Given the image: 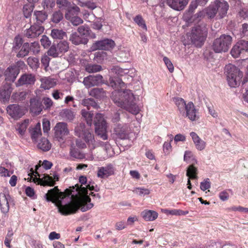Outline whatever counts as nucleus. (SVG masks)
I'll list each match as a JSON object with an SVG mask.
<instances>
[{"instance_id": "obj_53", "label": "nucleus", "mask_w": 248, "mask_h": 248, "mask_svg": "<svg viewBox=\"0 0 248 248\" xmlns=\"http://www.w3.org/2000/svg\"><path fill=\"white\" fill-rule=\"evenodd\" d=\"M40 45L38 42H34L30 45V50H31L33 54H37L40 52Z\"/></svg>"}, {"instance_id": "obj_24", "label": "nucleus", "mask_w": 248, "mask_h": 248, "mask_svg": "<svg viewBox=\"0 0 248 248\" xmlns=\"http://www.w3.org/2000/svg\"><path fill=\"white\" fill-rule=\"evenodd\" d=\"M19 73V69L16 66L9 67L5 71V80L14 82Z\"/></svg>"}, {"instance_id": "obj_19", "label": "nucleus", "mask_w": 248, "mask_h": 248, "mask_svg": "<svg viewBox=\"0 0 248 248\" xmlns=\"http://www.w3.org/2000/svg\"><path fill=\"white\" fill-rule=\"evenodd\" d=\"M11 198L8 193H0V207L3 213H7L9 209V202Z\"/></svg>"}, {"instance_id": "obj_51", "label": "nucleus", "mask_w": 248, "mask_h": 248, "mask_svg": "<svg viewBox=\"0 0 248 248\" xmlns=\"http://www.w3.org/2000/svg\"><path fill=\"white\" fill-rule=\"evenodd\" d=\"M34 6L30 5H25L23 7V12L26 18L29 17L33 11Z\"/></svg>"}, {"instance_id": "obj_54", "label": "nucleus", "mask_w": 248, "mask_h": 248, "mask_svg": "<svg viewBox=\"0 0 248 248\" xmlns=\"http://www.w3.org/2000/svg\"><path fill=\"white\" fill-rule=\"evenodd\" d=\"M42 5L45 9H51L55 7V0H44Z\"/></svg>"}, {"instance_id": "obj_28", "label": "nucleus", "mask_w": 248, "mask_h": 248, "mask_svg": "<svg viewBox=\"0 0 248 248\" xmlns=\"http://www.w3.org/2000/svg\"><path fill=\"white\" fill-rule=\"evenodd\" d=\"M193 141L195 145L196 148L199 151L204 150L206 147V142L202 140L198 135L194 132L190 133Z\"/></svg>"}, {"instance_id": "obj_1", "label": "nucleus", "mask_w": 248, "mask_h": 248, "mask_svg": "<svg viewBox=\"0 0 248 248\" xmlns=\"http://www.w3.org/2000/svg\"><path fill=\"white\" fill-rule=\"evenodd\" d=\"M73 189H76L78 193L81 195L80 199L72 200L69 198L73 190L66 189L64 192H60L58 186L49 190L45 195L47 202H52L58 207V212L63 216H68L76 213L78 209L84 212L93 207V204L91 203V199L88 195V189L94 190L93 186L88 184L86 187H80L78 185L72 186Z\"/></svg>"}, {"instance_id": "obj_13", "label": "nucleus", "mask_w": 248, "mask_h": 248, "mask_svg": "<svg viewBox=\"0 0 248 248\" xmlns=\"http://www.w3.org/2000/svg\"><path fill=\"white\" fill-rule=\"evenodd\" d=\"M44 31V27L34 23L29 29L24 31V35L28 38H35L41 35Z\"/></svg>"}, {"instance_id": "obj_45", "label": "nucleus", "mask_w": 248, "mask_h": 248, "mask_svg": "<svg viewBox=\"0 0 248 248\" xmlns=\"http://www.w3.org/2000/svg\"><path fill=\"white\" fill-rule=\"evenodd\" d=\"M78 31L81 36L86 37L88 36L90 33H92V31L90 28L85 25L79 26L78 28Z\"/></svg>"}, {"instance_id": "obj_21", "label": "nucleus", "mask_w": 248, "mask_h": 248, "mask_svg": "<svg viewBox=\"0 0 248 248\" xmlns=\"http://www.w3.org/2000/svg\"><path fill=\"white\" fill-rule=\"evenodd\" d=\"M188 0H167V4L175 10H183L187 4Z\"/></svg>"}, {"instance_id": "obj_49", "label": "nucleus", "mask_w": 248, "mask_h": 248, "mask_svg": "<svg viewBox=\"0 0 248 248\" xmlns=\"http://www.w3.org/2000/svg\"><path fill=\"white\" fill-rule=\"evenodd\" d=\"M122 111L121 109H119L118 110L114 111L111 114L110 117V119L111 122L113 124H116L120 121V114L122 113Z\"/></svg>"}, {"instance_id": "obj_36", "label": "nucleus", "mask_w": 248, "mask_h": 248, "mask_svg": "<svg viewBox=\"0 0 248 248\" xmlns=\"http://www.w3.org/2000/svg\"><path fill=\"white\" fill-rule=\"evenodd\" d=\"M174 102L180 112L182 115H184L185 108L187 107L185 101L182 98L178 97L174 99Z\"/></svg>"}, {"instance_id": "obj_3", "label": "nucleus", "mask_w": 248, "mask_h": 248, "mask_svg": "<svg viewBox=\"0 0 248 248\" xmlns=\"http://www.w3.org/2000/svg\"><path fill=\"white\" fill-rule=\"evenodd\" d=\"M229 7V4L226 1L224 0H216L208 7L196 14L190 18H187L186 16H185L184 18L186 22L191 23L195 21L198 22L199 21V18L203 17L205 15L208 18H213L218 13L216 18L221 19L226 15Z\"/></svg>"}, {"instance_id": "obj_17", "label": "nucleus", "mask_w": 248, "mask_h": 248, "mask_svg": "<svg viewBox=\"0 0 248 248\" xmlns=\"http://www.w3.org/2000/svg\"><path fill=\"white\" fill-rule=\"evenodd\" d=\"M53 177L54 179L48 174H44V177L42 178H34L33 181L35 183L38 182V184L43 186H53L55 184V181L59 180V176L55 174L53 175Z\"/></svg>"}, {"instance_id": "obj_23", "label": "nucleus", "mask_w": 248, "mask_h": 248, "mask_svg": "<svg viewBox=\"0 0 248 248\" xmlns=\"http://www.w3.org/2000/svg\"><path fill=\"white\" fill-rule=\"evenodd\" d=\"M30 110L34 114L37 115L41 113L43 107L40 100L35 98L30 99Z\"/></svg>"}, {"instance_id": "obj_5", "label": "nucleus", "mask_w": 248, "mask_h": 248, "mask_svg": "<svg viewBox=\"0 0 248 248\" xmlns=\"http://www.w3.org/2000/svg\"><path fill=\"white\" fill-rule=\"evenodd\" d=\"M225 70L229 86L232 88L238 86L243 77L242 72L238 67L231 63L226 65Z\"/></svg>"}, {"instance_id": "obj_20", "label": "nucleus", "mask_w": 248, "mask_h": 248, "mask_svg": "<svg viewBox=\"0 0 248 248\" xmlns=\"http://www.w3.org/2000/svg\"><path fill=\"white\" fill-rule=\"evenodd\" d=\"M12 91L11 85L9 83L4 84L0 88V101L4 102L8 101Z\"/></svg>"}, {"instance_id": "obj_16", "label": "nucleus", "mask_w": 248, "mask_h": 248, "mask_svg": "<svg viewBox=\"0 0 248 248\" xmlns=\"http://www.w3.org/2000/svg\"><path fill=\"white\" fill-rule=\"evenodd\" d=\"M115 168L113 165L108 164L104 167L98 168L97 176L98 178L104 179L114 174Z\"/></svg>"}, {"instance_id": "obj_29", "label": "nucleus", "mask_w": 248, "mask_h": 248, "mask_svg": "<svg viewBox=\"0 0 248 248\" xmlns=\"http://www.w3.org/2000/svg\"><path fill=\"white\" fill-rule=\"evenodd\" d=\"M47 18V14L42 11H35L33 15V19L35 20L37 25H41Z\"/></svg>"}, {"instance_id": "obj_62", "label": "nucleus", "mask_w": 248, "mask_h": 248, "mask_svg": "<svg viewBox=\"0 0 248 248\" xmlns=\"http://www.w3.org/2000/svg\"><path fill=\"white\" fill-rule=\"evenodd\" d=\"M50 58L46 55H44L42 56L41 59V63L44 66L45 69L46 70V68L49 66Z\"/></svg>"}, {"instance_id": "obj_32", "label": "nucleus", "mask_w": 248, "mask_h": 248, "mask_svg": "<svg viewBox=\"0 0 248 248\" xmlns=\"http://www.w3.org/2000/svg\"><path fill=\"white\" fill-rule=\"evenodd\" d=\"M41 87L45 90H48L53 87L56 84L55 79L49 77L42 78Z\"/></svg>"}, {"instance_id": "obj_57", "label": "nucleus", "mask_w": 248, "mask_h": 248, "mask_svg": "<svg viewBox=\"0 0 248 248\" xmlns=\"http://www.w3.org/2000/svg\"><path fill=\"white\" fill-rule=\"evenodd\" d=\"M114 71L119 76H123L128 72V70L123 69L120 67L116 66L114 68Z\"/></svg>"}, {"instance_id": "obj_25", "label": "nucleus", "mask_w": 248, "mask_h": 248, "mask_svg": "<svg viewBox=\"0 0 248 248\" xmlns=\"http://www.w3.org/2000/svg\"><path fill=\"white\" fill-rule=\"evenodd\" d=\"M35 78L32 74H25L23 75L16 82V86L23 85H31L34 84Z\"/></svg>"}, {"instance_id": "obj_18", "label": "nucleus", "mask_w": 248, "mask_h": 248, "mask_svg": "<svg viewBox=\"0 0 248 248\" xmlns=\"http://www.w3.org/2000/svg\"><path fill=\"white\" fill-rule=\"evenodd\" d=\"M56 4L60 9L66 10V12L73 11L75 14L79 12V8L76 5H72L67 0H57Z\"/></svg>"}, {"instance_id": "obj_30", "label": "nucleus", "mask_w": 248, "mask_h": 248, "mask_svg": "<svg viewBox=\"0 0 248 248\" xmlns=\"http://www.w3.org/2000/svg\"><path fill=\"white\" fill-rule=\"evenodd\" d=\"M29 132L32 141L36 142L37 138L42 135L41 124L38 123L34 127H30Z\"/></svg>"}, {"instance_id": "obj_4", "label": "nucleus", "mask_w": 248, "mask_h": 248, "mask_svg": "<svg viewBox=\"0 0 248 248\" xmlns=\"http://www.w3.org/2000/svg\"><path fill=\"white\" fill-rule=\"evenodd\" d=\"M207 33L206 24L201 22L192 28L190 32L187 34V38L191 44L196 46L201 47L205 41Z\"/></svg>"}, {"instance_id": "obj_33", "label": "nucleus", "mask_w": 248, "mask_h": 248, "mask_svg": "<svg viewBox=\"0 0 248 248\" xmlns=\"http://www.w3.org/2000/svg\"><path fill=\"white\" fill-rule=\"evenodd\" d=\"M141 215L144 219L147 221H153L158 217V213L153 210H144Z\"/></svg>"}, {"instance_id": "obj_10", "label": "nucleus", "mask_w": 248, "mask_h": 248, "mask_svg": "<svg viewBox=\"0 0 248 248\" xmlns=\"http://www.w3.org/2000/svg\"><path fill=\"white\" fill-rule=\"evenodd\" d=\"M114 134L121 140H126L129 138L131 129L128 124H116L113 129Z\"/></svg>"}, {"instance_id": "obj_27", "label": "nucleus", "mask_w": 248, "mask_h": 248, "mask_svg": "<svg viewBox=\"0 0 248 248\" xmlns=\"http://www.w3.org/2000/svg\"><path fill=\"white\" fill-rule=\"evenodd\" d=\"M69 41L75 45H79L87 44L88 39L86 37L79 35L77 32H73L69 36Z\"/></svg>"}, {"instance_id": "obj_61", "label": "nucleus", "mask_w": 248, "mask_h": 248, "mask_svg": "<svg viewBox=\"0 0 248 248\" xmlns=\"http://www.w3.org/2000/svg\"><path fill=\"white\" fill-rule=\"evenodd\" d=\"M194 159L193 155L191 151H186L185 153L184 160V161L188 162L191 163V159Z\"/></svg>"}, {"instance_id": "obj_2", "label": "nucleus", "mask_w": 248, "mask_h": 248, "mask_svg": "<svg viewBox=\"0 0 248 248\" xmlns=\"http://www.w3.org/2000/svg\"><path fill=\"white\" fill-rule=\"evenodd\" d=\"M110 85L112 88L117 89L111 93V98L113 102L118 107L133 114H138L140 109L135 103V98L131 91L119 90V88L122 89L125 86V84L122 80L120 78H115L110 81Z\"/></svg>"}, {"instance_id": "obj_60", "label": "nucleus", "mask_w": 248, "mask_h": 248, "mask_svg": "<svg viewBox=\"0 0 248 248\" xmlns=\"http://www.w3.org/2000/svg\"><path fill=\"white\" fill-rule=\"evenodd\" d=\"M28 94V93L26 92H21L20 93H16L15 94H13L12 97L15 96V97L17 98V100L18 101H23L25 100L27 97Z\"/></svg>"}, {"instance_id": "obj_22", "label": "nucleus", "mask_w": 248, "mask_h": 248, "mask_svg": "<svg viewBox=\"0 0 248 248\" xmlns=\"http://www.w3.org/2000/svg\"><path fill=\"white\" fill-rule=\"evenodd\" d=\"M187 117L192 121H196L197 119L196 109L194 104L192 102H189L187 104V107L185 108L184 115Z\"/></svg>"}, {"instance_id": "obj_9", "label": "nucleus", "mask_w": 248, "mask_h": 248, "mask_svg": "<svg viewBox=\"0 0 248 248\" xmlns=\"http://www.w3.org/2000/svg\"><path fill=\"white\" fill-rule=\"evenodd\" d=\"M74 131L76 136L82 138L89 144H93L94 141L93 135L84 124H80L75 127Z\"/></svg>"}, {"instance_id": "obj_44", "label": "nucleus", "mask_w": 248, "mask_h": 248, "mask_svg": "<svg viewBox=\"0 0 248 248\" xmlns=\"http://www.w3.org/2000/svg\"><path fill=\"white\" fill-rule=\"evenodd\" d=\"M60 115L62 118L69 121L73 120L75 117L73 112L69 109H62Z\"/></svg>"}, {"instance_id": "obj_35", "label": "nucleus", "mask_w": 248, "mask_h": 248, "mask_svg": "<svg viewBox=\"0 0 248 248\" xmlns=\"http://www.w3.org/2000/svg\"><path fill=\"white\" fill-rule=\"evenodd\" d=\"M192 163L187 168L186 175L191 179H197L198 169L194 166L193 163Z\"/></svg>"}, {"instance_id": "obj_50", "label": "nucleus", "mask_w": 248, "mask_h": 248, "mask_svg": "<svg viewBox=\"0 0 248 248\" xmlns=\"http://www.w3.org/2000/svg\"><path fill=\"white\" fill-rule=\"evenodd\" d=\"M70 154L71 156L78 159H82L84 157V155L78 149L71 146Z\"/></svg>"}, {"instance_id": "obj_48", "label": "nucleus", "mask_w": 248, "mask_h": 248, "mask_svg": "<svg viewBox=\"0 0 248 248\" xmlns=\"http://www.w3.org/2000/svg\"><path fill=\"white\" fill-rule=\"evenodd\" d=\"M63 14L59 10L54 12L51 16V21L53 23H58L63 19Z\"/></svg>"}, {"instance_id": "obj_40", "label": "nucleus", "mask_w": 248, "mask_h": 248, "mask_svg": "<svg viewBox=\"0 0 248 248\" xmlns=\"http://www.w3.org/2000/svg\"><path fill=\"white\" fill-rule=\"evenodd\" d=\"M27 62L29 66L32 69L36 70L39 67L40 63L38 59L30 57L27 59Z\"/></svg>"}, {"instance_id": "obj_38", "label": "nucleus", "mask_w": 248, "mask_h": 248, "mask_svg": "<svg viewBox=\"0 0 248 248\" xmlns=\"http://www.w3.org/2000/svg\"><path fill=\"white\" fill-rule=\"evenodd\" d=\"M37 147L43 151H47L51 148V144L47 139L44 138L39 141Z\"/></svg>"}, {"instance_id": "obj_56", "label": "nucleus", "mask_w": 248, "mask_h": 248, "mask_svg": "<svg viewBox=\"0 0 248 248\" xmlns=\"http://www.w3.org/2000/svg\"><path fill=\"white\" fill-rule=\"evenodd\" d=\"M22 43V39L19 35L16 36L14 41L13 48L15 50L18 49L21 46Z\"/></svg>"}, {"instance_id": "obj_39", "label": "nucleus", "mask_w": 248, "mask_h": 248, "mask_svg": "<svg viewBox=\"0 0 248 248\" xmlns=\"http://www.w3.org/2000/svg\"><path fill=\"white\" fill-rule=\"evenodd\" d=\"M51 36L55 39H62L66 36V33L62 30L54 29L51 30Z\"/></svg>"}, {"instance_id": "obj_26", "label": "nucleus", "mask_w": 248, "mask_h": 248, "mask_svg": "<svg viewBox=\"0 0 248 248\" xmlns=\"http://www.w3.org/2000/svg\"><path fill=\"white\" fill-rule=\"evenodd\" d=\"M29 122V119H25L21 122L17 123L15 125L16 131L20 138H23L25 136Z\"/></svg>"}, {"instance_id": "obj_52", "label": "nucleus", "mask_w": 248, "mask_h": 248, "mask_svg": "<svg viewBox=\"0 0 248 248\" xmlns=\"http://www.w3.org/2000/svg\"><path fill=\"white\" fill-rule=\"evenodd\" d=\"M134 21L141 28L147 31V27L145 21L140 15H138L134 18Z\"/></svg>"}, {"instance_id": "obj_59", "label": "nucleus", "mask_w": 248, "mask_h": 248, "mask_svg": "<svg viewBox=\"0 0 248 248\" xmlns=\"http://www.w3.org/2000/svg\"><path fill=\"white\" fill-rule=\"evenodd\" d=\"M163 61L169 71L170 73L173 72L174 71V67L170 60L167 57H164L163 58Z\"/></svg>"}, {"instance_id": "obj_64", "label": "nucleus", "mask_w": 248, "mask_h": 248, "mask_svg": "<svg viewBox=\"0 0 248 248\" xmlns=\"http://www.w3.org/2000/svg\"><path fill=\"white\" fill-rule=\"evenodd\" d=\"M50 128V122L46 119H43V129L44 132L48 133Z\"/></svg>"}, {"instance_id": "obj_12", "label": "nucleus", "mask_w": 248, "mask_h": 248, "mask_svg": "<svg viewBox=\"0 0 248 248\" xmlns=\"http://www.w3.org/2000/svg\"><path fill=\"white\" fill-rule=\"evenodd\" d=\"M115 43L113 40L110 39H105L101 41L95 42L93 44V50H109L114 48Z\"/></svg>"}, {"instance_id": "obj_34", "label": "nucleus", "mask_w": 248, "mask_h": 248, "mask_svg": "<svg viewBox=\"0 0 248 248\" xmlns=\"http://www.w3.org/2000/svg\"><path fill=\"white\" fill-rule=\"evenodd\" d=\"M81 104L87 107L88 110H90L92 108L97 109L99 108V106L94 100L93 99L91 98H85L82 100Z\"/></svg>"}, {"instance_id": "obj_37", "label": "nucleus", "mask_w": 248, "mask_h": 248, "mask_svg": "<svg viewBox=\"0 0 248 248\" xmlns=\"http://www.w3.org/2000/svg\"><path fill=\"white\" fill-rule=\"evenodd\" d=\"M85 109H82L81 110V114L85 120H86L87 124L91 126L92 124L93 118V113L92 111H89Z\"/></svg>"}, {"instance_id": "obj_14", "label": "nucleus", "mask_w": 248, "mask_h": 248, "mask_svg": "<svg viewBox=\"0 0 248 248\" xmlns=\"http://www.w3.org/2000/svg\"><path fill=\"white\" fill-rule=\"evenodd\" d=\"M7 113L13 119L17 120L24 115V110L17 104H12L7 107Z\"/></svg>"}, {"instance_id": "obj_47", "label": "nucleus", "mask_w": 248, "mask_h": 248, "mask_svg": "<svg viewBox=\"0 0 248 248\" xmlns=\"http://www.w3.org/2000/svg\"><path fill=\"white\" fill-rule=\"evenodd\" d=\"M101 69V66L97 64H88L85 66V70L90 73L99 72Z\"/></svg>"}, {"instance_id": "obj_41", "label": "nucleus", "mask_w": 248, "mask_h": 248, "mask_svg": "<svg viewBox=\"0 0 248 248\" xmlns=\"http://www.w3.org/2000/svg\"><path fill=\"white\" fill-rule=\"evenodd\" d=\"M57 47L60 53H65L69 50V43L66 41H61L57 44Z\"/></svg>"}, {"instance_id": "obj_8", "label": "nucleus", "mask_w": 248, "mask_h": 248, "mask_svg": "<svg viewBox=\"0 0 248 248\" xmlns=\"http://www.w3.org/2000/svg\"><path fill=\"white\" fill-rule=\"evenodd\" d=\"M94 124L96 133L100 135L103 140H107L108 136L106 134L107 128V123L104 120L103 115L102 114L97 113L96 114L94 120Z\"/></svg>"}, {"instance_id": "obj_55", "label": "nucleus", "mask_w": 248, "mask_h": 248, "mask_svg": "<svg viewBox=\"0 0 248 248\" xmlns=\"http://www.w3.org/2000/svg\"><path fill=\"white\" fill-rule=\"evenodd\" d=\"M60 54V52L58 51V48L57 46L54 45H52L47 51V55L50 56H52L53 58L58 57Z\"/></svg>"}, {"instance_id": "obj_31", "label": "nucleus", "mask_w": 248, "mask_h": 248, "mask_svg": "<svg viewBox=\"0 0 248 248\" xmlns=\"http://www.w3.org/2000/svg\"><path fill=\"white\" fill-rule=\"evenodd\" d=\"M74 14L77 15L78 13L75 14L73 11L66 12L65 14V17L67 20H70L74 26H78L82 24L83 20L78 16H74Z\"/></svg>"}, {"instance_id": "obj_7", "label": "nucleus", "mask_w": 248, "mask_h": 248, "mask_svg": "<svg viewBox=\"0 0 248 248\" xmlns=\"http://www.w3.org/2000/svg\"><path fill=\"white\" fill-rule=\"evenodd\" d=\"M54 136L62 147L64 146L65 137L70 134V130L67 123L59 122L57 123L53 128Z\"/></svg>"}, {"instance_id": "obj_15", "label": "nucleus", "mask_w": 248, "mask_h": 248, "mask_svg": "<svg viewBox=\"0 0 248 248\" xmlns=\"http://www.w3.org/2000/svg\"><path fill=\"white\" fill-rule=\"evenodd\" d=\"M103 82V77L99 74L90 75L84 78L83 83L86 88L98 86Z\"/></svg>"}, {"instance_id": "obj_11", "label": "nucleus", "mask_w": 248, "mask_h": 248, "mask_svg": "<svg viewBox=\"0 0 248 248\" xmlns=\"http://www.w3.org/2000/svg\"><path fill=\"white\" fill-rule=\"evenodd\" d=\"M248 52V41L241 40L232 47L231 54L233 58H238Z\"/></svg>"}, {"instance_id": "obj_63", "label": "nucleus", "mask_w": 248, "mask_h": 248, "mask_svg": "<svg viewBox=\"0 0 248 248\" xmlns=\"http://www.w3.org/2000/svg\"><path fill=\"white\" fill-rule=\"evenodd\" d=\"M210 187V183L208 178L201 183L200 188L202 191H205Z\"/></svg>"}, {"instance_id": "obj_58", "label": "nucleus", "mask_w": 248, "mask_h": 248, "mask_svg": "<svg viewBox=\"0 0 248 248\" xmlns=\"http://www.w3.org/2000/svg\"><path fill=\"white\" fill-rule=\"evenodd\" d=\"M41 45L47 48L51 45V41L46 35H43L40 40Z\"/></svg>"}, {"instance_id": "obj_42", "label": "nucleus", "mask_w": 248, "mask_h": 248, "mask_svg": "<svg viewBox=\"0 0 248 248\" xmlns=\"http://www.w3.org/2000/svg\"><path fill=\"white\" fill-rule=\"evenodd\" d=\"M91 94L96 98H101L106 96L105 91L102 88H94L91 91Z\"/></svg>"}, {"instance_id": "obj_46", "label": "nucleus", "mask_w": 248, "mask_h": 248, "mask_svg": "<svg viewBox=\"0 0 248 248\" xmlns=\"http://www.w3.org/2000/svg\"><path fill=\"white\" fill-rule=\"evenodd\" d=\"M41 102L45 110H50L53 105V101L49 97H43Z\"/></svg>"}, {"instance_id": "obj_6", "label": "nucleus", "mask_w": 248, "mask_h": 248, "mask_svg": "<svg viewBox=\"0 0 248 248\" xmlns=\"http://www.w3.org/2000/svg\"><path fill=\"white\" fill-rule=\"evenodd\" d=\"M232 41L230 35L222 34L214 41L213 49L216 53L226 52L230 47Z\"/></svg>"}, {"instance_id": "obj_43", "label": "nucleus", "mask_w": 248, "mask_h": 248, "mask_svg": "<svg viewBox=\"0 0 248 248\" xmlns=\"http://www.w3.org/2000/svg\"><path fill=\"white\" fill-rule=\"evenodd\" d=\"M30 51V44L28 43H24L21 49L17 54L16 56L17 57H23L25 56H27Z\"/></svg>"}]
</instances>
